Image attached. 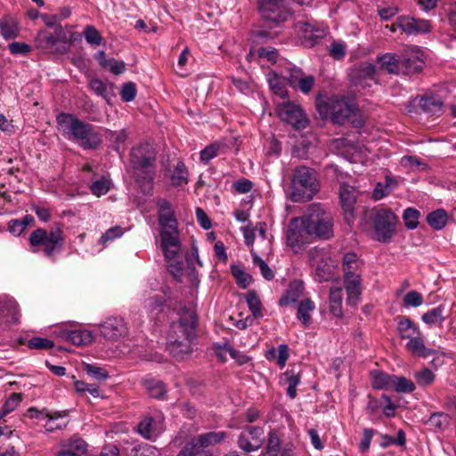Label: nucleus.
<instances>
[{"instance_id":"1","label":"nucleus","mask_w":456,"mask_h":456,"mask_svg":"<svg viewBox=\"0 0 456 456\" xmlns=\"http://www.w3.org/2000/svg\"><path fill=\"white\" fill-rule=\"evenodd\" d=\"M197 324L198 317L192 308H184L179 320L172 322L167 335V349L173 357L181 360L191 353Z\"/></svg>"},{"instance_id":"2","label":"nucleus","mask_w":456,"mask_h":456,"mask_svg":"<svg viewBox=\"0 0 456 456\" xmlns=\"http://www.w3.org/2000/svg\"><path fill=\"white\" fill-rule=\"evenodd\" d=\"M56 121L61 134L67 140L77 142L83 150L97 149L102 142V136L94 126L73 114L61 112Z\"/></svg>"},{"instance_id":"3","label":"nucleus","mask_w":456,"mask_h":456,"mask_svg":"<svg viewBox=\"0 0 456 456\" xmlns=\"http://www.w3.org/2000/svg\"><path fill=\"white\" fill-rule=\"evenodd\" d=\"M130 166L137 183L151 186L156 175L155 148L149 142H140L130 151Z\"/></svg>"},{"instance_id":"4","label":"nucleus","mask_w":456,"mask_h":456,"mask_svg":"<svg viewBox=\"0 0 456 456\" xmlns=\"http://www.w3.org/2000/svg\"><path fill=\"white\" fill-rule=\"evenodd\" d=\"M64 240V233L61 224H55L49 231L37 228L28 237L31 252L43 251L53 261L55 260V254L62 249Z\"/></svg>"},{"instance_id":"5","label":"nucleus","mask_w":456,"mask_h":456,"mask_svg":"<svg viewBox=\"0 0 456 456\" xmlns=\"http://www.w3.org/2000/svg\"><path fill=\"white\" fill-rule=\"evenodd\" d=\"M363 266L362 261L354 252H347L342 259L344 284L346 291V301L350 305H357L361 301L362 276L360 271Z\"/></svg>"},{"instance_id":"6","label":"nucleus","mask_w":456,"mask_h":456,"mask_svg":"<svg viewBox=\"0 0 456 456\" xmlns=\"http://www.w3.org/2000/svg\"><path fill=\"white\" fill-rule=\"evenodd\" d=\"M312 237L329 240L333 236V216L331 213L319 203L308 207L306 214L302 216Z\"/></svg>"},{"instance_id":"7","label":"nucleus","mask_w":456,"mask_h":456,"mask_svg":"<svg viewBox=\"0 0 456 456\" xmlns=\"http://www.w3.org/2000/svg\"><path fill=\"white\" fill-rule=\"evenodd\" d=\"M319 191L314 169L305 166L295 168L291 181V200L294 202L309 201Z\"/></svg>"},{"instance_id":"8","label":"nucleus","mask_w":456,"mask_h":456,"mask_svg":"<svg viewBox=\"0 0 456 456\" xmlns=\"http://www.w3.org/2000/svg\"><path fill=\"white\" fill-rule=\"evenodd\" d=\"M316 108L321 116L324 118L329 116L331 121L337 125H343L357 111V107L353 102L338 96L325 101L318 100Z\"/></svg>"},{"instance_id":"9","label":"nucleus","mask_w":456,"mask_h":456,"mask_svg":"<svg viewBox=\"0 0 456 456\" xmlns=\"http://www.w3.org/2000/svg\"><path fill=\"white\" fill-rule=\"evenodd\" d=\"M226 437L223 431H211L190 438L177 456H213L208 447L220 444Z\"/></svg>"},{"instance_id":"10","label":"nucleus","mask_w":456,"mask_h":456,"mask_svg":"<svg viewBox=\"0 0 456 456\" xmlns=\"http://www.w3.org/2000/svg\"><path fill=\"white\" fill-rule=\"evenodd\" d=\"M379 242H389L395 232L396 216L387 208H374L369 216Z\"/></svg>"},{"instance_id":"11","label":"nucleus","mask_w":456,"mask_h":456,"mask_svg":"<svg viewBox=\"0 0 456 456\" xmlns=\"http://www.w3.org/2000/svg\"><path fill=\"white\" fill-rule=\"evenodd\" d=\"M257 10L263 20L270 27L280 25L290 16L284 0H258Z\"/></svg>"},{"instance_id":"12","label":"nucleus","mask_w":456,"mask_h":456,"mask_svg":"<svg viewBox=\"0 0 456 456\" xmlns=\"http://www.w3.org/2000/svg\"><path fill=\"white\" fill-rule=\"evenodd\" d=\"M311 237L306 225L302 224V217L293 218L289 222L287 231V245L295 252H298L306 244H309Z\"/></svg>"},{"instance_id":"13","label":"nucleus","mask_w":456,"mask_h":456,"mask_svg":"<svg viewBox=\"0 0 456 456\" xmlns=\"http://www.w3.org/2000/svg\"><path fill=\"white\" fill-rule=\"evenodd\" d=\"M280 118L292 126L297 130L305 129L308 126V118L299 105L292 102H283L277 106Z\"/></svg>"},{"instance_id":"14","label":"nucleus","mask_w":456,"mask_h":456,"mask_svg":"<svg viewBox=\"0 0 456 456\" xmlns=\"http://www.w3.org/2000/svg\"><path fill=\"white\" fill-rule=\"evenodd\" d=\"M295 28L300 37L301 44L308 48L318 45L327 34L326 28L317 26L308 20H298L295 24Z\"/></svg>"},{"instance_id":"15","label":"nucleus","mask_w":456,"mask_h":456,"mask_svg":"<svg viewBox=\"0 0 456 456\" xmlns=\"http://www.w3.org/2000/svg\"><path fill=\"white\" fill-rule=\"evenodd\" d=\"M160 246L166 259H175L181 250V240L177 227L160 229Z\"/></svg>"},{"instance_id":"16","label":"nucleus","mask_w":456,"mask_h":456,"mask_svg":"<svg viewBox=\"0 0 456 456\" xmlns=\"http://www.w3.org/2000/svg\"><path fill=\"white\" fill-rule=\"evenodd\" d=\"M264 443V430L260 427H247L238 437V446L247 452L258 450Z\"/></svg>"},{"instance_id":"17","label":"nucleus","mask_w":456,"mask_h":456,"mask_svg":"<svg viewBox=\"0 0 456 456\" xmlns=\"http://www.w3.org/2000/svg\"><path fill=\"white\" fill-rule=\"evenodd\" d=\"M358 191L354 186L342 183L339 190V199L344 218L348 224L354 221V206L357 200Z\"/></svg>"},{"instance_id":"18","label":"nucleus","mask_w":456,"mask_h":456,"mask_svg":"<svg viewBox=\"0 0 456 456\" xmlns=\"http://www.w3.org/2000/svg\"><path fill=\"white\" fill-rule=\"evenodd\" d=\"M101 334L107 339L118 340L127 334V326L121 317H110L100 326Z\"/></svg>"},{"instance_id":"19","label":"nucleus","mask_w":456,"mask_h":456,"mask_svg":"<svg viewBox=\"0 0 456 456\" xmlns=\"http://www.w3.org/2000/svg\"><path fill=\"white\" fill-rule=\"evenodd\" d=\"M447 91L444 86H434L429 89V118H438L444 113V101Z\"/></svg>"},{"instance_id":"20","label":"nucleus","mask_w":456,"mask_h":456,"mask_svg":"<svg viewBox=\"0 0 456 456\" xmlns=\"http://www.w3.org/2000/svg\"><path fill=\"white\" fill-rule=\"evenodd\" d=\"M397 25L403 32L410 36H417L428 32V21L411 16L398 17Z\"/></svg>"},{"instance_id":"21","label":"nucleus","mask_w":456,"mask_h":456,"mask_svg":"<svg viewBox=\"0 0 456 456\" xmlns=\"http://www.w3.org/2000/svg\"><path fill=\"white\" fill-rule=\"evenodd\" d=\"M157 206L159 208L158 218L160 229L168 226L177 227L178 223L171 204L165 199H159L157 200Z\"/></svg>"},{"instance_id":"22","label":"nucleus","mask_w":456,"mask_h":456,"mask_svg":"<svg viewBox=\"0 0 456 456\" xmlns=\"http://www.w3.org/2000/svg\"><path fill=\"white\" fill-rule=\"evenodd\" d=\"M60 336L76 346H86L94 340L93 333L86 329L62 330Z\"/></svg>"},{"instance_id":"23","label":"nucleus","mask_w":456,"mask_h":456,"mask_svg":"<svg viewBox=\"0 0 456 456\" xmlns=\"http://www.w3.org/2000/svg\"><path fill=\"white\" fill-rule=\"evenodd\" d=\"M19 321L17 302L8 299L0 303V326L16 323Z\"/></svg>"},{"instance_id":"24","label":"nucleus","mask_w":456,"mask_h":456,"mask_svg":"<svg viewBox=\"0 0 456 456\" xmlns=\"http://www.w3.org/2000/svg\"><path fill=\"white\" fill-rule=\"evenodd\" d=\"M267 361L275 362L281 369H283L289 357V348L287 344H281L277 348L272 346L265 353Z\"/></svg>"},{"instance_id":"25","label":"nucleus","mask_w":456,"mask_h":456,"mask_svg":"<svg viewBox=\"0 0 456 456\" xmlns=\"http://www.w3.org/2000/svg\"><path fill=\"white\" fill-rule=\"evenodd\" d=\"M304 284L299 281H294L289 283L285 294L280 299L281 306H287L289 304L297 302L304 293Z\"/></svg>"},{"instance_id":"26","label":"nucleus","mask_w":456,"mask_h":456,"mask_svg":"<svg viewBox=\"0 0 456 456\" xmlns=\"http://www.w3.org/2000/svg\"><path fill=\"white\" fill-rule=\"evenodd\" d=\"M137 431L145 439H152L159 436L162 428L158 427L157 421L152 417L146 416L138 424Z\"/></svg>"},{"instance_id":"27","label":"nucleus","mask_w":456,"mask_h":456,"mask_svg":"<svg viewBox=\"0 0 456 456\" xmlns=\"http://www.w3.org/2000/svg\"><path fill=\"white\" fill-rule=\"evenodd\" d=\"M408 341L405 344L406 349L414 355L426 357L428 351L424 343V338L420 336V331L418 330L410 338H406Z\"/></svg>"},{"instance_id":"28","label":"nucleus","mask_w":456,"mask_h":456,"mask_svg":"<svg viewBox=\"0 0 456 456\" xmlns=\"http://www.w3.org/2000/svg\"><path fill=\"white\" fill-rule=\"evenodd\" d=\"M379 70H386L389 74H398L400 70V59L394 53H385L377 59Z\"/></svg>"},{"instance_id":"29","label":"nucleus","mask_w":456,"mask_h":456,"mask_svg":"<svg viewBox=\"0 0 456 456\" xmlns=\"http://www.w3.org/2000/svg\"><path fill=\"white\" fill-rule=\"evenodd\" d=\"M19 23L16 19L5 16L0 20V32L6 40L16 38L19 36Z\"/></svg>"},{"instance_id":"30","label":"nucleus","mask_w":456,"mask_h":456,"mask_svg":"<svg viewBox=\"0 0 456 456\" xmlns=\"http://www.w3.org/2000/svg\"><path fill=\"white\" fill-rule=\"evenodd\" d=\"M343 290L342 288H331L329 295V308L330 313L335 317H341L343 314L342 310Z\"/></svg>"},{"instance_id":"31","label":"nucleus","mask_w":456,"mask_h":456,"mask_svg":"<svg viewBox=\"0 0 456 456\" xmlns=\"http://www.w3.org/2000/svg\"><path fill=\"white\" fill-rule=\"evenodd\" d=\"M301 381L299 372H295L293 370H286L281 379V382L287 384V395L294 399L297 396V387Z\"/></svg>"},{"instance_id":"32","label":"nucleus","mask_w":456,"mask_h":456,"mask_svg":"<svg viewBox=\"0 0 456 456\" xmlns=\"http://www.w3.org/2000/svg\"><path fill=\"white\" fill-rule=\"evenodd\" d=\"M36 47L44 53H53L55 46L53 34L46 30H41L35 38Z\"/></svg>"},{"instance_id":"33","label":"nucleus","mask_w":456,"mask_h":456,"mask_svg":"<svg viewBox=\"0 0 456 456\" xmlns=\"http://www.w3.org/2000/svg\"><path fill=\"white\" fill-rule=\"evenodd\" d=\"M356 76L359 80H373L378 83L377 77L379 69L372 63L362 62L355 68Z\"/></svg>"},{"instance_id":"34","label":"nucleus","mask_w":456,"mask_h":456,"mask_svg":"<svg viewBox=\"0 0 456 456\" xmlns=\"http://www.w3.org/2000/svg\"><path fill=\"white\" fill-rule=\"evenodd\" d=\"M333 265L330 264L328 259L322 258L315 265V280L319 282L330 281L333 275Z\"/></svg>"},{"instance_id":"35","label":"nucleus","mask_w":456,"mask_h":456,"mask_svg":"<svg viewBox=\"0 0 456 456\" xmlns=\"http://www.w3.org/2000/svg\"><path fill=\"white\" fill-rule=\"evenodd\" d=\"M143 386L150 396L157 399L164 398L167 390L162 381L155 379H146L143 380Z\"/></svg>"},{"instance_id":"36","label":"nucleus","mask_w":456,"mask_h":456,"mask_svg":"<svg viewBox=\"0 0 456 456\" xmlns=\"http://www.w3.org/2000/svg\"><path fill=\"white\" fill-rule=\"evenodd\" d=\"M314 308L315 305L310 298L304 299L299 303L297 317L302 322L305 327H308L311 321V312H313Z\"/></svg>"},{"instance_id":"37","label":"nucleus","mask_w":456,"mask_h":456,"mask_svg":"<svg viewBox=\"0 0 456 456\" xmlns=\"http://www.w3.org/2000/svg\"><path fill=\"white\" fill-rule=\"evenodd\" d=\"M391 375L380 370L371 372L372 386L376 389H392L393 378Z\"/></svg>"},{"instance_id":"38","label":"nucleus","mask_w":456,"mask_h":456,"mask_svg":"<svg viewBox=\"0 0 456 456\" xmlns=\"http://www.w3.org/2000/svg\"><path fill=\"white\" fill-rule=\"evenodd\" d=\"M449 221V215L444 208H438L429 212V226L439 231L446 226Z\"/></svg>"},{"instance_id":"39","label":"nucleus","mask_w":456,"mask_h":456,"mask_svg":"<svg viewBox=\"0 0 456 456\" xmlns=\"http://www.w3.org/2000/svg\"><path fill=\"white\" fill-rule=\"evenodd\" d=\"M33 222L34 217L31 215H26L21 219H12L8 223V231L15 236H20Z\"/></svg>"},{"instance_id":"40","label":"nucleus","mask_w":456,"mask_h":456,"mask_svg":"<svg viewBox=\"0 0 456 456\" xmlns=\"http://www.w3.org/2000/svg\"><path fill=\"white\" fill-rule=\"evenodd\" d=\"M415 387V384L403 376L395 375L393 378L392 389L397 393H411Z\"/></svg>"},{"instance_id":"41","label":"nucleus","mask_w":456,"mask_h":456,"mask_svg":"<svg viewBox=\"0 0 456 456\" xmlns=\"http://www.w3.org/2000/svg\"><path fill=\"white\" fill-rule=\"evenodd\" d=\"M281 452V440L275 431L268 434L267 444L263 456H278Z\"/></svg>"},{"instance_id":"42","label":"nucleus","mask_w":456,"mask_h":456,"mask_svg":"<svg viewBox=\"0 0 456 456\" xmlns=\"http://www.w3.org/2000/svg\"><path fill=\"white\" fill-rule=\"evenodd\" d=\"M124 232L125 230L119 225L110 227L100 237L98 244L102 247H106L110 242L120 238Z\"/></svg>"},{"instance_id":"43","label":"nucleus","mask_w":456,"mask_h":456,"mask_svg":"<svg viewBox=\"0 0 456 456\" xmlns=\"http://www.w3.org/2000/svg\"><path fill=\"white\" fill-rule=\"evenodd\" d=\"M232 274L236 280L237 285L240 289H247L252 282V277L249 273H246L243 269L237 265H232Z\"/></svg>"},{"instance_id":"44","label":"nucleus","mask_w":456,"mask_h":456,"mask_svg":"<svg viewBox=\"0 0 456 456\" xmlns=\"http://www.w3.org/2000/svg\"><path fill=\"white\" fill-rule=\"evenodd\" d=\"M172 183L175 186L186 184L188 182V171L183 162L177 163L171 176Z\"/></svg>"},{"instance_id":"45","label":"nucleus","mask_w":456,"mask_h":456,"mask_svg":"<svg viewBox=\"0 0 456 456\" xmlns=\"http://www.w3.org/2000/svg\"><path fill=\"white\" fill-rule=\"evenodd\" d=\"M246 301L252 315L255 318H261L263 316L262 304L256 293L253 290L248 292L246 295Z\"/></svg>"},{"instance_id":"46","label":"nucleus","mask_w":456,"mask_h":456,"mask_svg":"<svg viewBox=\"0 0 456 456\" xmlns=\"http://www.w3.org/2000/svg\"><path fill=\"white\" fill-rule=\"evenodd\" d=\"M21 401V394L12 393L5 401L0 411V420L3 419L8 413L13 411Z\"/></svg>"},{"instance_id":"47","label":"nucleus","mask_w":456,"mask_h":456,"mask_svg":"<svg viewBox=\"0 0 456 456\" xmlns=\"http://www.w3.org/2000/svg\"><path fill=\"white\" fill-rule=\"evenodd\" d=\"M450 418L444 412H436L429 415V428L443 430L449 424Z\"/></svg>"},{"instance_id":"48","label":"nucleus","mask_w":456,"mask_h":456,"mask_svg":"<svg viewBox=\"0 0 456 456\" xmlns=\"http://www.w3.org/2000/svg\"><path fill=\"white\" fill-rule=\"evenodd\" d=\"M397 330L402 339H406L419 330L408 318H403L398 322Z\"/></svg>"},{"instance_id":"49","label":"nucleus","mask_w":456,"mask_h":456,"mask_svg":"<svg viewBox=\"0 0 456 456\" xmlns=\"http://www.w3.org/2000/svg\"><path fill=\"white\" fill-rule=\"evenodd\" d=\"M84 37L86 41L94 46H98L102 44L103 38L100 32L92 25H87L84 28Z\"/></svg>"},{"instance_id":"50","label":"nucleus","mask_w":456,"mask_h":456,"mask_svg":"<svg viewBox=\"0 0 456 456\" xmlns=\"http://www.w3.org/2000/svg\"><path fill=\"white\" fill-rule=\"evenodd\" d=\"M164 302L162 296L154 295L144 301V307L151 314H158L162 311Z\"/></svg>"},{"instance_id":"51","label":"nucleus","mask_w":456,"mask_h":456,"mask_svg":"<svg viewBox=\"0 0 456 456\" xmlns=\"http://www.w3.org/2000/svg\"><path fill=\"white\" fill-rule=\"evenodd\" d=\"M251 254L253 264L259 267L262 276L267 281L273 280L274 273L269 265L265 263V261L258 256L256 253L251 252Z\"/></svg>"},{"instance_id":"52","label":"nucleus","mask_w":456,"mask_h":456,"mask_svg":"<svg viewBox=\"0 0 456 456\" xmlns=\"http://www.w3.org/2000/svg\"><path fill=\"white\" fill-rule=\"evenodd\" d=\"M419 217V211L412 208H406L403 215L404 224L408 229H415L418 226Z\"/></svg>"},{"instance_id":"53","label":"nucleus","mask_w":456,"mask_h":456,"mask_svg":"<svg viewBox=\"0 0 456 456\" xmlns=\"http://www.w3.org/2000/svg\"><path fill=\"white\" fill-rule=\"evenodd\" d=\"M85 370L89 376L93 377L94 379L99 381H104L109 378L108 371L105 370L103 368L96 365L86 364L85 367Z\"/></svg>"},{"instance_id":"54","label":"nucleus","mask_w":456,"mask_h":456,"mask_svg":"<svg viewBox=\"0 0 456 456\" xmlns=\"http://www.w3.org/2000/svg\"><path fill=\"white\" fill-rule=\"evenodd\" d=\"M88 86L90 90L98 96L104 99L108 97L107 86L99 78H91Z\"/></svg>"},{"instance_id":"55","label":"nucleus","mask_w":456,"mask_h":456,"mask_svg":"<svg viewBox=\"0 0 456 456\" xmlns=\"http://www.w3.org/2000/svg\"><path fill=\"white\" fill-rule=\"evenodd\" d=\"M110 190V183L105 178L94 181L91 185V191L94 195L101 197L105 195Z\"/></svg>"},{"instance_id":"56","label":"nucleus","mask_w":456,"mask_h":456,"mask_svg":"<svg viewBox=\"0 0 456 456\" xmlns=\"http://www.w3.org/2000/svg\"><path fill=\"white\" fill-rule=\"evenodd\" d=\"M120 96L124 102H129L136 96V86L133 82L125 83L120 91Z\"/></svg>"},{"instance_id":"57","label":"nucleus","mask_w":456,"mask_h":456,"mask_svg":"<svg viewBox=\"0 0 456 456\" xmlns=\"http://www.w3.org/2000/svg\"><path fill=\"white\" fill-rule=\"evenodd\" d=\"M28 346L31 349H49L53 346V342L50 339L35 337L28 341Z\"/></svg>"},{"instance_id":"58","label":"nucleus","mask_w":456,"mask_h":456,"mask_svg":"<svg viewBox=\"0 0 456 456\" xmlns=\"http://www.w3.org/2000/svg\"><path fill=\"white\" fill-rule=\"evenodd\" d=\"M403 305L406 307L412 306L418 307L422 305L423 297L420 293L417 291H410L403 297Z\"/></svg>"},{"instance_id":"59","label":"nucleus","mask_w":456,"mask_h":456,"mask_svg":"<svg viewBox=\"0 0 456 456\" xmlns=\"http://www.w3.org/2000/svg\"><path fill=\"white\" fill-rule=\"evenodd\" d=\"M61 419V416L59 414L51 415L48 413V417L46 418V421L45 423V428L47 431L53 432L56 429H61L62 427L65 426V423L63 420L59 421Z\"/></svg>"},{"instance_id":"60","label":"nucleus","mask_w":456,"mask_h":456,"mask_svg":"<svg viewBox=\"0 0 456 456\" xmlns=\"http://www.w3.org/2000/svg\"><path fill=\"white\" fill-rule=\"evenodd\" d=\"M65 450H70L71 452H77L82 456V454H85L87 451V444L80 438L73 439L69 441Z\"/></svg>"},{"instance_id":"61","label":"nucleus","mask_w":456,"mask_h":456,"mask_svg":"<svg viewBox=\"0 0 456 456\" xmlns=\"http://www.w3.org/2000/svg\"><path fill=\"white\" fill-rule=\"evenodd\" d=\"M346 45L342 42H334L330 48V54L336 60H340L346 55Z\"/></svg>"},{"instance_id":"62","label":"nucleus","mask_w":456,"mask_h":456,"mask_svg":"<svg viewBox=\"0 0 456 456\" xmlns=\"http://www.w3.org/2000/svg\"><path fill=\"white\" fill-rule=\"evenodd\" d=\"M9 50L12 54L25 55L31 51V46L23 42H13L9 45Z\"/></svg>"},{"instance_id":"63","label":"nucleus","mask_w":456,"mask_h":456,"mask_svg":"<svg viewBox=\"0 0 456 456\" xmlns=\"http://www.w3.org/2000/svg\"><path fill=\"white\" fill-rule=\"evenodd\" d=\"M314 81L315 79L313 76H304L297 84V87L302 93L308 94L312 90Z\"/></svg>"},{"instance_id":"64","label":"nucleus","mask_w":456,"mask_h":456,"mask_svg":"<svg viewBox=\"0 0 456 456\" xmlns=\"http://www.w3.org/2000/svg\"><path fill=\"white\" fill-rule=\"evenodd\" d=\"M218 147L215 144L207 146L200 151V160L204 163H208L210 159L216 157Z\"/></svg>"}]
</instances>
